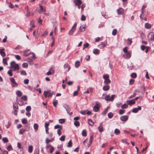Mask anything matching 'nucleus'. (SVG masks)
<instances>
[{
    "label": "nucleus",
    "instance_id": "f03ea898",
    "mask_svg": "<svg viewBox=\"0 0 154 154\" xmlns=\"http://www.w3.org/2000/svg\"><path fill=\"white\" fill-rule=\"evenodd\" d=\"M50 91V90L44 91V95L45 97H51L52 96L54 93L53 92L51 93Z\"/></svg>",
    "mask_w": 154,
    "mask_h": 154
},
{
    "label": "nucleus",
    "instance_id": "a878e982",
    "mask_svg": "<svg viewBox=\"0 0 154 154\" xmlns=\"http://www.w3.org/2000/svg\"><path fill=\"white\" fill-rule=\"evenodd\" d=\"M93 53L95 54H98L100 53V51L98 49H95L93 52Z\"/></svg>",
    "mask_w": 154,
    "mask_h": 154
},
{
    "label": "nucleus",
    "instance_id": "1a4fd4ad",
    "mask_svg": "<svg viewBox=\"0 0 154 154\" xmlns=\"http://www.w3.org/2000/svg\"><path fill=\"white\" fill-rule=\"evenodd\" d=\"M117 12L119 15L122 14L124 12V9L122 8H120L117 10Z\"/></svg>",
    "mask_w": 154,
    "mask_h": 154
},
{
    "label": "nucleus",
    "instance_id": "864d4df0",
    "mask_svg": "<svg viewBox=\"0 0 154 154\" xmlns=\"http://www.w3.org/2000/svg\"><path fill=\"white\" fill-rule=\"evenodd\" d=\"M22 123L23 124H26L27 123V120L25 119H23L22 121Z\"/></svg>",
    "mask_w": 154,
    "mask_h": 154
},
{
    "label": "nucleus",
    "instance_id": "9b49d317",
    "mask_svg": "<svg viewBox=\"0 0 154 154\" xmlns=\"http://www.w3.org/2000/svg\"><path fill=\"white\" fill-rule=\"evenodd\" d=\"M107 42H101V44L98 45L99 48H102L105 47V46L106 45Z\"/></svg>",
    "mask_w": 154,
    "mask_h": 154
},
{
    "label": "nucleus",
    "instance_id": "c756f323",
    "mask_svg": "<svg viewBox=\"0 0 154 154\" xmlns=\"http://www.w3.org/2000/svg\"><path fill=\"white\" fill-rule=\"evenodd\" d=\"M38 125L37 124H35L34 125V129L35 130V131H37L38 130Z\"/></svg>",
    "mask_w": 154,
    "mask_h": 154
},
{
    "label": "nucleus",
    "instance_id": "b1692460",
    "mask_svg": "<svg viewBox=\"0 0 154 154\" xmlns=\"http://www.w3.org/2000/svg\"><path fill=\"white\" fill-rule=\"evenodd\" d=\"M104 82L105 84H108L111 82V81L109 78L107 79H105L104 81Z\"/></svg>",
    "mask_w": 154,
    "mask_h": 154
},
{
    "label": "nucleus",
    "instance_id": "5701e85b",
    "mask_svg": "<svg viewBox=\"0 0 154 154\" xmlns=\"http://www.w3.org/2000/svg\"><path fill=\"white\" fill-rule=\"evenodd\" d=\"M105 99L106 101H111V97H110V96L109 95H107L105 98Z\"/></svg>",
    "mask_w": 154,
    "mask_h": 154
},
{
    "label": "nucleus",
    "instance_id": "69168bd1",
    "mask_svg": "<svg viewBox=\"0 0 154 154\" xmlns=\"http://www.w3.org/2000/svg\"><path fill=\"white\" fill-rule=\"evenodd\" d=\"M29 80L27 79H25L24 81V82L25 84H28L29 83Z\"/></svg>",
    "mask_w": 154,
    "mask_h": 154
},
{
    "label": "nucleus",
    "instance_id": "09e8293b",
    "mask_svg": "<svg viewBox=\"0 0 154 154\" xmlns=\"http://www.w3.org/2000/svg\"><path fill=\"white\" fill-rule=\"evenodd\" d=\"M62 130V129H58V130L57 131V133L60 136L61 134L62 133L61 132V131Z\"/></svg>",
    "mask_w": 154,
    "mask_h": 154
},
{
    "label": "nucleus",
    "instance_id": "f257e3e1",
    "mask_svg": "<svg viewBox=\"0 0 154 154\" xmlns=\"http://www.w3.org/2000/svg\"><path fill=\"white\" fill-rule=\"evenodd\" d=\"M11 67L10 69H12L13 71L18 70L19 69V67L18 64L16 63L15 62L13 61L10 63Z\"/></svg>",
    "mask_w": 154,
    "mask_h": 154
},
{
    "label": "nucleus",
    "instance_id": "8fccbe9b",
    "mask_svg": "<svg viewBox=\"0 0 154 154\" xmlns=\"http://www.w3.org/2000/svg\"><path fill=\"white\" fill-rule=\"evenodd\" d=\"M31 109V107L29 106H27L26 108V111L29 112Z\"/></svg>",
    "mask_w": 154,
    "mask_h": 154
},
{
    "label": "nucleus",
    "instance_id": "f8f14e48",
    "mask_svg": "<svg viewBox=\"0 0 154 154\" xmlns=\"http://www.w3.org/2000/svg\"><path fill=\"white\" fill-rule=\"evenodd\" d=\"M76 25H77L76 23H75L74 24V25L72 27L71 30L69 32V34H72L73 33V32H74V31L72 30L73 29H74H74H75L76 28Z\"/></svg>",
    "mask_w": 154,
    "mask_h": 154
},
{
    "label": "nucleus",
    "instance_id": "2f4dec72",
    "mask_svg": "<svg viewBox=\"0 0 154 154\" xmlns=\"http://www.w3.org/2000/svg\"><path fill=\"white\" fill-rule=\"evenodd\" d=\"M128 105L126 103L124 104L123 105L121 106V107L122 109L127 108L128 107Z\"/></svg>",
    "mask_w": 154,
    "mask_h": 154
},
{
    "label": "nucleus",
    "instance_id": "dca6fc26",
    "mask_svg": "<svg viewBox=\"0 0 154 154\" xmlns=\"http://www.w3.org/2000/svg\"><path fill=\"white\" fill-rule=\"evenodd\" d=\"M128 67L130 69H132L134 68L133 64L131 63H128Z\"/></svg>",
    "mask_w": 154,
    "mask_h": 154
},
{
    "label": "nucleus",
    "instance_id": "cd10ccee",
    "mask_svg": "<svg viewBox=\"0 0 154 154\" xmlns=\"http://www.w3.org/2000/svg\"><path fill=\"white\" fill-rule=\"evenodd\" d=\"M13 71L12 69H10L8 71V73L9 74V75L11 76L13 74L12 72V71Z\"/></svg>",
    "mask_w": 154,
    "mask_h": 154
},
{
    "label": "nucleus",
    "instance_id": "f704fd0d",
    "mask_svg": "<svg viewBox=\"0 0 154 154\" xmlns=\"http://www.w3.org/2000/svg\"><path fill=\"white\" fill-rule=\"evenodd\" d=\"M65 136L63 135L59 139L60 140L62 141H64L65 140Z\"/></svg>",
    "mask_w": 154,
    "mask_h": 154
},
{
    "label": "nucleus",
    "instance_id": "680f3d73",
    "mask_svg": "<svg viewBox=\"0 0 154 154\" xmlns=\"http://www.w3.org/2000/svg\"><path fill=\"white\" fill-rule=\"evenodd\" d=\"M20 74L21 75H24L26 74V73L25 71L22 70L21 71Z\"/></svg>",
    "mask_w": 154,
    "mask_h": 154
},
{
    "label": "nucleus",
    "instance_id": "a211bd4d",
    "mask_svg": "<svg viewBox=\"0 0 154 154\" xmlns=\"http://www.w3.org/2000/svg\"><path fill=\"white\" fill-rule=\"evenodd\" d=\"M55 129H62V125H57L55 126L54 127Z\"/></svg>",
    "mask_w": 154,
    "mask_h": 154
},
{
    "label": "nucleus",
    "instance_id": "6e6d98bb",
    "mask_svg": "<svg viewBox=\"0 0 154 154\" xmlns=\"http://www.w3.org/2000/svg\"><path fill=\"white\" fill-rule=\"evenodd\" d=\"M58 103L57 100H55L53 102V105L54 106L56 107Z\"/></svg>",
    "mask_w": 154,
    "mask_h": 154
},
{
    "label": "nucleus",
    "instance_id": "6e6552de",
    "mask_svg": "<svg viewBox=\"0 0 154 154\" xmlns=\"http://www.w3.org/2000/svg\"><path fill=\"white\" fill-rule=\"evenodd\" d=\"M120 119L121 121H125L128 120V116H122L120 117Z\"/></svg>",
    "mask_w": 154,
    "mask_h": 154
},
{
    "label": "nucleus",
    "instance_id": "c9c22d12",
    "mask_svg": "<svg viewBox=\"0 0 154 154\" xmlns=\"http://www.w3.org/2000/svg\"><path fill=\"white\" fill-rule=\"evenodd\" d=\"M108 115L109 118H111L113 116V114L112 112H110L108 114Z\"/></svg>",
    "mask_w": 154,
    "mask_h": 154
},
{
    "label": "nucleus",
    "instance_id": "e2e57ef3",
    "mask_svg": "<svg viewBox=\"0 0 154 154\" xmlns=\"http://www.w3.org/2000/svg\"><path fill=\"white\" fill-rule=\"evenodd\" d=\"M48 35V32L47 31H45L44 32L43 34L42 35V36H44L45 35Z\"/></svg>",
    "mask_w": 154,
    "mask_h": 154
},
{
    "label": "nucleus",
    "instance_id": "3c124183",
    "mask_svg": "<svg viewBox=\"0 0 154 154\" xmlns=\"http://www.w3.org/2000/svg\"><path fill=\"white\" fill-rule=\"evenodd\" d=\"M125 112V111L122 109H120L119 112V113L120 115L123 114Z\"/></svg>",
    "mask_w": 154,
    "mask_h": 154
},
{
    "label": "nucleus",
    "instance_id": "79ce46f5",
    "mask_svg": "<svg viewBox=\"0 0 154 154\" xmlns=\"http://www.w3.org/2000/svg\"><path fill=\"white\" fill-rule=\"evenodd\" d=\"M74 124L76 126H78L80 125V123L79 122L77 121H76L74 122Z\"/></svg>",
    "mask_w": 154,
    "mask_h": 154
},
{
    "label": "nucleus",
    "instance_id": "9d476101",
    "mask_svg": "<svg viewBox=\"0 0 154 154\" xmlns=\"http://www.w3.org/2000/svg\"><path fill=\"white\" fill-rule=\"evenodd\" d=\"M98 129L99 131L101 133L103 131V124L101 123L100 124V125L98 127Z\"/></svg>",
    "mask_w": 154,
    "mask_h": 154
},
{
    "label": "nucleus",
    "instance_id": "e433bc0d",
    "mask_svg": "<svg viewBox=\"0 0 154 154\" xmlns=\"http://www.w3.org/2000/svg\"><path fill=\"white\" fill-rule=\"evenodd\" d=\"M16 94L19 97H20L22 95V93L20 91H17L16 92Z\"/></svg>",
    "mask_w": 154,
    "mask_h": 154
},
{
    "label": "nucleus",
    "instance_id": "4be33fe9",
    "mask_svg": "<svg viewBox=\"0 0 154 154\" xmlns=\"http://www.w3.org/2000/svg\"><path fill=\"white\" fill-rule=\"evenodd\" d=\"M9 59V57H7L6 58H3V63L4 64L8 65V63L7 62V61Z\"/></svg>",
    "mask_w": 154,
    "mask_h": 154
},
{
    "label": "nucleus",
    "instance_id": "2eb2a0df",
    "mask_svg": "<svg viewBox=\"0 0 154 154\" xmlns=\"http://www.w3.org/2000/svg\"><path fill=\"white\" fill-rule=\"evenodd\" d=\"M4 51V49H0V54L2 57H4L5 55V53Z\"/></svg>",
    "mask_w": 154,
    "mask_h": 154
},
{
    "label": "nucleus",
    "instance_id": "412c9836",
    "mask_svg": "<svg viewBox=\"0 0 154 154\" xmlns=\"http://www.w3.org/2000/svg\"><path fill=\"white\" fill-rule=\"evenodd\" d=\"M109 86L108 85H106L105 86H104L103 87V90L105 91H107L108 90L109 88Z\"/></svg>",
    "mask_w": 154,
    "mask_h": 154
},
{
    "label": "nucleus",
    "instance_id": "c85d7f7f",
    "mask_svg": "<svg viewBox=\"0 0 154 154\" xmlns=\"http://www.w3.org/2000/svg\"><path fill=\"white\" fill-rule=\"evenodd\" d=\"M103 79L105 80L109 78V76L108 74L104 75L103 76Z\"/></svg>",
    "mask_w": 154,
    "mask_h": 154
},
{
    "label": "nucleus",
    "instance_id": "37998d69",
    "mask_svg": "<svg viewBox=\"0 0 154 154\" xmlns=\"http://www.w3.org/2000/svg\"><path fill=\"white\" fill-rule=\"evenodd\" d=\"M132 42V39H131L128 38V39L127 44L128 45H131Z\"/></svg>",
    "mask_w": 154,
    "mask_h": 154
},
{
    "label": "nucleus",
    "instance_id": "4c0bfd02",
    "mask_svg": "<svg viewBox=\"0 0 154 154\" xmlns=\"http://www.w3.org/2000/svg\"><path fill=\"white\" fill-rule=\"evenodd\" d=\"M2 140L4 143H6L8 141V139L6 137L3 138H2Z\"/></svg>",
    "mask_w": 154,
    "mask_h": 154
},
{
    "label": "nucleus",
    "instance_id": "58836bf2",
    "mask_svg": "<svg viewBox=\"0 0 154 154\" xmlns=\"http://www.w3.org/2000/svg\"><path fill=\"white\" fill-rule=\"evenodd\" d=\"M108 109H109L108 108H106L105 109V110L103 112L102 114L103 115H106V114L107 112H108Z\"/></svg>",
    "mask_w": 154,
    "mask_h": 154
},
{
    "label": "nucleus",
    "instance_id": "bb28decb",
    "mask_svg": "<svg viewBox=\"0 0 154 154\" xmlns=\"http://www.w3.org/2000/svg\"><path fill=\"white\" fill-rule=\"evenodd\" d=\"M114 133L117 135H118L120 133V131L118 129H116L114 131Z\"/></svg>",
    "mask_w": 154,
    "mask_h": 154
},
{
    "label": "nucleus",
    "instance_id": "603ef678",
    "mask_svg": "<svg viewBox=\"0 0 154 154\" xmlns=\"http://www.w3.org/2000/svg\"><path fill=\"white\" fill-rule=\"evenodd\" d=\"M51 142V140H49L48 138H46L45 140V143L48 144L50 142Z\"/></svg>",
    "mask_w": 154,
    "mask_h": 154
},
{
    "label": "nucleus",
    "instance_id": "bf43d9fd",
    "mask_svg": "<svg viewBox=\"0 0 154 154\" xmlns=\"http://www.w3.org/2000/svg\"><path fill=\"white\" fill-rule=\"evenodd\" d=\"M138 111L137 108H134L132 110V112L134 113H136Z\"/></svg>",
    "mask_w": 154,
    "mask_h": 154
},
{
    "label": "nucleus",
    "instance_id": "c03bdc74",
    "mask_svg": "<svg viewBox=\"0 0 154 154\" xmlns=\"http://www.w3.org/2000/svg\"><path fill=\"white\" fill-rule=\"evenodd\" d=\"M131 76L132 78H135L137 76L136 74L135 73H132L131 75Z\"/></svg>",
    "mask_w": 154,
    "mask_h": 154
},
{
    "label": "nucleus",
    "instance_id": "0e129e2a",
    "mask_svg": "<svg viewBox=\"0 0 154 154\" xmlns=\"http://www.w3.org/2000/svg\"><path fill=\"white\" fill-rule=\"evenodd\" d=\"M93 136H91L90 137V140H89V143H92V142L93 141Z\"/></svg>",
    "mask_w": 154,
    "mask_h": 154
},
{
    "label": "nucleus",
    "instance_id": "20e7f679",
    "mask_svg": "<svg viewBox=\"0 0 154 154\" xmlns=\"http://www.w3.org/2000/svg\"><path fill=\"white\" fill-rule=\"evenodd\" d=\"M100 105L98 103H97L96 104V105L94 106L93 107V110L94 111L97 112L98 111L99 108H100Z\"/></svg>",
    "mask_w": 154,
    "mask_h": 154
},
{
    "label": "nucleus",
    "instance_id": "72a5a7b5",
    "mask_svg": "<svg viewBox=\"0 0 154 154\" xmlns=\"http://www.w3.org/2000/svg\"><path fill=\"white\" fill-rule=\"evenodd\" d=\"M32 149H33V148H32V146H29V148H28L29 152L30 153L32 152Z\"/></svg>",
    "mask_w": 154,
    "mask_h": 154
},
{
    "label": "nucleus",
    "instance_id": "052dcab7",
    "mask_svg": "<svg viewBox=\"0 0 154 154\" xmlns=\"http://www.w3.org/2000/svg\"><path fill=\"white\" fill-rule=\"evenodd\" d=\"M22 99L26 101L27 100V97L26 95H24L22 98Z\"/></svg>",
    "mask_w": 154,
    "mask_h": 154
},
{
    "label": "nucleus",
    "instance_id": "6ab92c4d",
    "mask_svg": "<svg viewBox=\"0 0 154 154\" xmlns=\"http://www.w3.org/2000/svg\"><path fill=\"white\" fill-rule=\"evenodd\" d=\"M145 27L146 29H150L151 27V25L148 23H146L145 24Z\"/></svg>",
    "mask_w": 154,
    "mask_h": 154
},
{
    "label": "nucleus",
    "instance_id": "39448f33",
    "mask_svg": "<svg viewBox=\"0 0 154 154\" xmlns=\"http://www.w3.org/2000/svg\"><path fill=\"white\" fill-rule=\"evenodd\" d=\"M127 103L128 105L131 106L132 105L135 104V101L133 99L130 100H127Z\"/></svg>",
    "mask_w": 154,
    "mask_h": 154
},
{
    "label": "nucleus",
    "instance_id": "49530a36",
    "mask_svg": "<svg viewBox=\"0 0 154 154\" xmlns=\"http://www.w3.org/2000/svg\"><path fill=\"white\" fill-rule=\"evenodd\" d=\"M54 71H49L47 72V75H49L51 74H54Z\"/></svg>",
    "mask_w": 154,
    "mask_h": 154
},
{
    "label": "nucleus",
    "instance_id": "473e14b6",
    "mask_svg": "<svg viewBox=\"0 0 154 154\" xmlns=\"http://www.w3.org/2000/svg\"><path fill=\"white\" fill-rule=\"evenodd\" d=\"M65 122V120L64 119H61L59 120V122L60 124H63Z\"/></svg>",
    "mask_w": 154,
    "mask_h": 154
},
{
    "label": "nucleus",
    "instance_id": "338daca9",
    "mask_svg": "<svg viewBox=\"0 0 154 154\" xmlns=\"http://www.w3.org/2000/svg\"><path fill=\"white\" fill-rule=\"evenodd\" d=\"M134 79H131L129 81V84L130 85L133 84L134 82Z\"/></svg>",
    "mask_w": 154,
    "mask_h": 154
},
{
    "label": "nucleus",
    "instance_id": "393cba45",
    "mask_svg": "<svg viewBox=\"0 0 154 154\" xmlns=\"http://www.w3.org/2000/svg\"><path fill=\"white\" fill-rule=\"evenodd\" d=\"M80 65V63L79 61H77L75 63V66L76 67L78 68Z\"/></svg>",
    "mask_w": 154,
    "mask_h": 154
},
{
    "label": "nucleus",
    "instance_id": "f3484780",
    "mask_svg": "<svg viewBox=\"0 0 154 154\" xmlns=\"http://www.w3.org/2000/svg\"><path fill=\"white\" fill-rule=\"evenodd\" d=\"M88 123L90 125L93 126L94 125V123L93 122L92 120L91 119H88Z\"/></svg>",
    "mask_w": 154,
    "mask_h": 154
},
{
    "label": "nucleus",
    "instance_id": "5fc2aeb1",
    "mask_svg": "<svg viewBox=\"0 0 154 154\" xmlns=\"http://www.w3.org/2000/svg\"><path fill=\"white\" fill-rule=\"evenodd\" d=\"M25 130L23 129H21L20 130L19 133L20 134H23L25 132Z\"/></svg>",
    "mask_w": 154,
    "mask_h": 154
},
{
    "label": "nucleus",
    "instance_id": "4d7b16f0",
    "mask_svg": "<svg viewBox=\"0 0 154 154\" xmlns=\"http://www.w3.org/2000/svg\"><path fill=\"white\" fill-rule=\"evenodd\" d=\"M39 7L40 8L41 10L44 11H46V9L44 8L42 5H39Z\"/></svg>",
    "mask_w": 154,
    "mask_h": 154
},
{
    "label": "nucleus",
    "instance_id": "ea45409f",
    "mask_svg": "<svg viewBox=\"0 0 154 154\" xmlns=\"http://www.w3.org/2000/svg\"><path fill=\"white\" fill-rule=\"evenodd\" d=\"M72 146V141L71 140L69 141L68 143L67 146L68 147H71Z\"/></svg>",
    "mask_w": 154,
    "mask_h": 154
},
{
    "label": "nucleus",
    "instance_id": "7c9ffc66",
    "mask_svg": "<svg viewBox=\"0 0 154 154\" xmlns=\"http://www.w3.org/2000/svg\"><path fill=\"white\" fill-rule=\"evenodd\" d=\"M82 135L84 137H85L87 136V132L85 130H83L82 132Z\"/></svg>",
    "mask_w": 154,
    "mask_h": 154
},
{
    "label": "nucleus",
    "instance_id": "a19ab883",
    "mask_svg": "<svg viewBox=\"0 0 154 154\" xmlns=\"http://www.w3.org/2000/svg\"><path fill=\"white\" fill-rule=\"evenodd\" d=\"M7 149L8 151H10L13 149V148L12 146L11 145H10L8 146Z\"/></svg>",
    "mask_w": 154,
    "mask_h": 154
},
{
    "label": "nucleus",
    "instance_id": "774afa93",
    "mask_svg": "<svg viewBox=\"0 0 154 154\" xmlns=\"http://www.w3.org/2000/svg\"><path fill=\"white\" fill-rule=\"evenodd\" d=\"M15 58L17 60H20L21 59L20 56L18 55H15Z\"/></svg>",
    "mask_w": 154,
    "mask_h": 154
},
{
    "label": "nucleus",
    "instance_id": "423d86ee",
    "mask_svg": "<svg viewBox=\"0 0 154 154\" xmlns=\"http://www.w3.org/2000/svg\"><path fill=\"white\" fill-rule=\"evenodd\" d=\"M74 2L76 6L80 5L82 3L81 0H74Z\"/></svg>",
    "mask_w": 154,
    "mask_h": 154
},
{
    "label": "nucleus",
    "instance_id": "0eeeda50",
    "mask_svg": "<svg viewBox=\"0 0 154 154\" xmlns=\"http://www.w3.org/2000/svg\"><path fill=\"white\" fill-rule=\"evenodd\" d=\"M123 57L126 59L129 58L131 56V55L129 52L125 53V54L123 55Z\"/></svg>",
    "mask_w": 154,
    "mask_h": 154
},
{
    "label": "nucleus",
    "instance_id": "13d9d810",
    "mask_svg": "<svg viewBox=\"0 0 154 154\" xmlns=\"http://www.w3.org/2000/svg\"><path fill=\"white\" fill-rule=\"evenodd\" d=\"M86 19V17L84 15H82L81 18V20L82 21H85Z\"/></svg>",
    "mask_w": 154,
    "mask_h": 154
},
{
    "label": "nucleus",
    "instance_id": "7ed1b4c3",
    "mask_svg": "<svg viewBox=\"0 0 154 154\" xmlns=\"http://www.w3.org/2000/svg\"><path fill=\"white\" fill-rule=\"evenodd\" d=\"M10 80L12 84L11 85L13 87H17L18 84L16 82L14 78H10Z\"/></svg>",
    "mask_w": 154,
    "mask_h": 154
},
{
    "label": "nucleus",
    "instance_id": "de8ad7c7",
    "mask_svg": "<svg viewBox=\"0 0 154 154\" xmlns=\"http://www.w3.org/2000/svg\"><path fill=\"white\" fill-rule=\"evenodd\" d=\"M117 31L116 29H113L112 32V34L114 35H115L116 34Z\"/></svg>",
    "mask_w": 154,
    "mask_h": 154
},
{
    "label": "nucleus",
    "instance_id": "ddd939ff",
    "mask_svg": "<svg viewBox=\"0 0 154 154\" xmlns=\"http://www.w3.org/2000/svg\"><path fill=\"white\" fill-rule=\"evenodd\" d=\"M13 108L14 109V113L15 115H17V110L18 109V107L17 106V107L16 106L14 105Z\"/></svg>",
    "mask_w": 154,
    "mask_h": 154
},
{
    "label": "nucleus",
    "instance_id": "aec40b11",
    "mask_svg": "<svg viewBox=\"0 0 154 154\" xmlns=\"http://www.w3.org/2000/svg\"><path fill=\"white\" fill-rule=\"evenodd\" d=\"M64 67L65 69L68 68V71H69V70L70 69V67L69 66L68 63H66V64H65L64 65Z\"/></svg>",
    "mask_w": 154,
    "mask_h": 154
},
{
    "label": "nucleus",
    "instance_id": "4468645a",
    "mask_svg": "<svg viewBox=\"0 0 154 154\" xmlns=\"http://www.w3.org/2000/svg\"><path fill=\"white\" fill-rule=\"evenodd\" d=\"M64 107L68 113H69L70 111V108L69 106L67 105H65Z\"/></svg>",
    "mask_w": 154,
    "mask_h": 154
},
{
    "label": "nucleus",
    "instance_id": "a18cd8bd",
    "mask_svg": "<svg viewBox=\"0 0 154 154\" xmlns=\"http://www.w3.org/2000/svg\"><path fill=\"white\" fill-rule=\"evenodd\" d=\"M89 45V44L87 43H86L85 44H84L83 45L84 47L83 48V50H84L85 48L88 47Z\"/></svg>",
    "mask_w": 154,
    "mask_h": 154
}]
</instances>
